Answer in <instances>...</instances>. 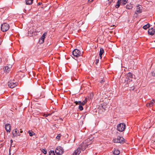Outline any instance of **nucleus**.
<instances>
[{
  "label": "nucleus",
  "instance_id": "7ed1b4c3",
  "mask_svg": "<svg viewBox=\"0 0 155 155\" xmlns=\"http://www.w3.org/2000/svg\"><path fill=\"white\" fill-rule=\"evenodd\" d=\"M85 149L83 146L81 144L78 147L77 150H75L74 152L73 155H79L81 152V150H84Z\"/></svg>",
  "mask_w": 155,
  "mask_h": 155
},
{
  "label": "nucleus",
  "instance_id": "a211bd4d",
  "mask_svg": "<svg viewBox=\"0 0 155 155\" xmlns=\"http://www.w3.org/2000/svg\"><path fill=\"white\" fill-rule=\"evenodd\" d=\"M32 31H31V29L28 31L29 34H30V35L33 36V35H37V32H36L35 31H34L33 29H32Z\"/></svg>",
  "mask_w": 155,
  "mask_h": 155
},
{
  "label": "nucleus",
  "instance_id": "ea45409f",
  "mask_svg": "<svg viewBox=\"0 0 155 155\" xmlns=\"http://www.w3.org/2000/svg\"><path fill=\"white\" fill-rule=\"evenodd\" d=\"M22 132H23V131H20V133H22Z\"/></svg>",
  "mask_w": 155,
  "mask_h": 155
},
{
  "label": "nucleus",
  "instance_id": "20e7f679",
  "mask_svg": "<svg viewBox=\"0 0 155 155\" xmlns=\"http://www.w3.org/2000/svg\"><path fill=\"white\" fill-rule=\"evenodd\" d=\"M128 0H118L116 5L115 7L116 8H118L120 6V5H124L126 4Z\"/></svg>",
  "mask_w": 155,
  "mask_h": 155
},
{
  "label": "nucleus",
  "instance_id": "1a4fd4ad",
  "mask_svg": "<svg viewBox=\"0 0 155 155\" xmlns=\"http://www.w3.org/2000/svg\"><path fill=\"white\" fill-rule=\"evenodd\" d=\"M55 152L57 155H61L64 152V150L61 147H57L55 150Z\"/></svg>",
  "mask_w": 155,
  "mask_h": 155
},
{
  "label": "nucleus",
  "instance_id": "cd10ccee",
  "mask_svg": "<svg viewBox=\"0 0 155 155\" xmlns=\"http://www.w3.org/2000/svg\"><path fill=\"white\" fill-rule=\"evenodd\" d=\"M82 106V105H80L79 106V108L80 110H82L83 109V108Z\"/></svg>",
  "mask_w": 155,
  "mask_h": 155
},
{
  "label": "nucleus",
  "instance_id": "9b49d317",
  "mask_svg": "<svg viewBox=\"0 0 155 155\" xmlns=\"http://www.w3.org/2000/svg\"><path fill=\"white\" fill-rule=\"evenodd\" d=\"M12 134L13 137H17L18 136L20 135L18 130L17 129L12 131Z\"/></svg>",
  "mask_w": 155,
  "mask_h": 155
},
{
  "label": "nucleus",
  "instance_id": "e433bc0d",
  "mask_svg": "<svg viewBox=\"0 0 155 155\" xmlns=\"http://www.w3.org/2000/svg\"><path fill=\"white\" fill-rule=\"evenodd\" d=\"M113 1V0H109V3H111V2Z\"/></svg>",
  "mask_w": 155,
  "mask_h": 155
},
{
  "label": "nucleus",
  "instance_id": "aec40b11",
  "mask_svg": "<svg viewBox=\"0 0 155 155\" xmlns=\"http://www.w3.org/2000/svg\"><path fill=\"white\" fill-rule=\"evenodd\" d=\"M133 74L132 73L130 72L128 73L127 76V78H128V79L129 80H130V79H132L133 78Z\"/></svg>",
  "mask_w": 155,
  "mask_h": 155
},
{
  "label": "nucleus",
  "instance_id": "9d476101",
  "mask_svg": "<svg viewBox=\"0 0 155 155\" xmlns=\"http://www.w3.org/2000/svg\"><path fill=\"white\" fill-rule=\"evenodd\" d=\"M18 83L14 80H11L8 83L9 87L11 88H13L17 85Z\"/></svg>",
  "mask_w": 155,
  "mask_h": 155
},
{
  "label": "nucleus",
  "instance_id": "b1692460",
  "mask_svg": "<svg viewBox=\"0 0 155 155\" xmlns=\"http://www.w3.org/2000/svg\"><path fill=\"white\" fill-rule=\"evenodd\" d=\"M133 7L130 4L129 5H127L126 6V8L127 9H131Z\"/></svg>",
  "mask_w": 155,
  "mask_h": 155
},
{
  "label": "nucleus",
  "instance_id": "dca6fc26",
  "mask_svg": "<svg viewBox=\"0 0 155 155\" xmlns=\"http://www.w3.org/2000/svg\"><path fill=\"white\" fill-rule=\"evenodd\" d=\"M148 34L151 35H153L155 33V30L154 29H153V28H151L149 29L148 31Z\"/></svg>",
  "mask_w": 155,
  "mask_h": 155
},
{
  "label": "nucleus",
  "instance_id": "423d86ee",
  "mask_svg": "<svg viewBox=\"0 0 155 155\" xmlns=\"http://www.w3.org/2000/svg\"><path fill=\"white\" fill-rule=\"evenodd\" d=\"M131 81V80H128L127 77H123L121 79V82L124 84L126 87H128L129 85L128 84Z\"/></svg>",
  "mask_w": 155,
  "mask_h": 155
},
{
  "label": "nucleus",
  "instance_id": "f8f14e48",
  "mask_svg": "<svg viewBox=\"0 0 155 155\" xmlns=\"http://www.w3.org/2000/svg\"><path fill=\"white\" fill-rule=\"evenodd\" d=\"M141 6L138 5L137 6V9L136 11L135 12V14H139L141 13L142 12V9H141Z\"/></svg>",
  "mask_w": 155,
  "mask_h": 155
},
{
  "label": "nucleus",
  "instance_id": "6e6552de",
  "mask_svg": "<svg viewBox=\"0 0 155 155\" xmlns=\"http://www.w3.org/2000/svg\"><path fill=\"white\" fill-rule=\"evenodd\" d=\"M9 28V25L6 23L2 24L1 26V30L3 32L7 31Z\"/></svg>",
  "mask_w": 155,
  "mask_h": 155
},
{
  "label": "nucleus",
  "instance_id": "412c9836",
  "mask_svg": "<svg viewBox=\"0 0 155 155\" xmlns=\"http://www.w3.org/2000/svg\"><path fill=\"white\" fill-rule=\"evenodd\" d=\"M33 1V0H25V2L26 5H30L32 3Z\"/></svg>",
  "mask_w": 155,
  "mask_h": 155
},
{
  "label": "nucleus",
  "instance_id": "4c0bfd02",
  "mask_svg": "<svg viewBox=\"0 0 155 155\" xmlns=\"http://www.w3.org/2000/svg\"><path fill=\"white\" fill-rule=\"evenodd\" d=\"M94 0H88V2H92Z\"/></svg>",
  "mask_w": 155,
  "mask_h": 155
},
{
  "label": "nucleus",
  "instance_id": "f257e3e1",
  "mask_svg": "<svg viewBox=\"0 0 155 155\" xmlns=\"http://www.w3.org/2000/svg\"><path fill=\"white\" fill-rule=\"evenodd\" d=\"M93 141V137H90L82 142L81 144L84 148H86V147H87L88 145L91 144Z\"/></svg>",
  "mask_w": 155,
  "mask_h": 155
},
{
  "label": "nucleus",
  "instance_id": "ddd939ff",
  "mask_svg": "<svg viewBox=\"0 0 155 155\" xmlns=\"http://www.w3.org/2000/svg\"><path fill=\"white\" fill-rule=\"evenodd\" d=\"M155 103V101L154 99H152L150 101L147 103L146 104L147 107H153Z\"/></svg>",
  "mask_w": 155,
  "mask_h": 155
},
{
  "label": "nucleus",
  "instance_id": "f3484780",
  "mask_svg": "<svg viewBox=\"0 0 155 155\" xmlns=\"http://www.w3.org/2000/svg\"><path fill=\"white\" fill-rule=\"evenodd\" d=\"M11 65H9L8 66H5L4 68V71L5 72L8 73L10 70L11 68Z\"/></svg>",
  "mask_w": 155,
  "mask_h": 155
},
{
  "label": "nucleus",
  "instance_id": "a878e982",
  "mask_svg": "<svg viewBox=\"0 0 155 155\" xmlns=\"http://www.w3.org/2000/svg\"><path fill=\"white\" fill-rule=\"evenodd\" d=\"M28 133L29 134V135L30 136H32L34 135V134H35L33 132H31L30 131H28Z\"/></svg>",
  "mask_w": 155,
  "mask_h": 155
},
{
  "label": "nucleus",
  "instance_id": "4be33fe9",
  "mask_svg": "<svg viewBox=\"0 0 155 155\" xmlns=\"http://www.w3.org/2000/svg\"><path fill=\"white\" fill-rule=\"evenodd\" d=\"M104 52V49L102 48H100L99 54L101 58H102V54H103Z\"/></svg>",
  "mask_w": 155,
  "mask_h": 155
},
{
  "label": "nucleus",
  "instance_id": "4468645a",
  "mask_svg": "<svg viewBox=\"0 0 155 155\" xmlns=\"http://www.w3.org/2000/svg\"><path fill=\"white\" fill-rule=\"evenodd\" d=\"M47 34V33L46 32L44 33L40 39L39 42L41 44H42L44 42L45 36Z\"/></svg>",
  "mask_w": 155,
  "mask_h": 155
},
{
  "label": "nucleus",
  "instance_id": "0eeeda50",
  "mask_svg": "<svg viewBox=\"0 0 155 155\" xmlns=\"http://www.w3.org/2000/svg\"><path fill=\"white\" fill-rule=\"evenodd\" d=\"M113 141L114 143H123L124 142V140L123 137L120 136H118L117 138L114 139Z\"/></svg>",
  "mask_w": 155,
  "mask_h": 155
},
{
  "label": "nucleus",
  "instance_id": "2eb2a0df",
  "mask_svg": "<svg viewBox=\"0 0 155 155\" xmlns=\"http://www.w3.org/2000/svg\"><path fill=\"white\" fill-rule=\"evenodd\" d=\"M5 129L8 133H9L11 131V126L9 124H6L5 126Z\"/></svg>",
  "mask_w": 155,
  "mask_h": 155
},
{
  "label": "nucleus",
  "instance_id": "f03ea898",
  "mask_svg": "<svg viewBox=\"0 0 155 155\" xmlns=\"http://www.w3.org/2000/svg\"><path fill=\"white\" fill-rule=\"evenodd\" d=\"M117 130L120 132H123L126 128V126L124 123H120L117 126Z\"/></svg>",
  "mask_w": 155,
  "mask_h": 155
},
{
  "label": "nucleus",
  "instance_id": "473e14b6",
  "mask_svg": "<svg viewBox=\"0 0 155 155\" xmlns=\"http://www.w3.org/2000/svg\"><path fill=\"white\" fill-rule=\"evenodd\" d=\"M104 81H105L104 80V79H102V80H101L100 81V83H104Z\"/></svg>",
  "mask_w": 155,
  "mask_h": 155
},
{
  "label": "nucleus",
  "instance_id": "39448f33",
  "mask_svg": "<svg viewBox=\"0 0 155 155\" xmlns=\"http://www.w3.org/2000/svg\"><path fill=\"white\" fill-rule=\"evenodd\" d=\"M72 54L74 56L77 58L80 57L82 55L81 52L78 49H74L72 52Z\"/></svg>",
  "mask_w": 155,
  "mask_h": 155
},
{
  "label": "nucleus",
  "instance_id": "c85d7f7f",
  "mask_svg": "<svg viewBox=\"0 0 155 155\" xmlns=\"http://www.w3.org/2000/svg\"><path fill=\"white\" fill-rule=\"evenodd\" d=\"M61 136V135L60 134H59L57 137H56V139H58L59 140V139L60 138Z\"/></svg>",
  "mask_w": 155,
  "mask_h": 155
},
{
  "label": "nucleus",
  "instance_id": "58836bf2",
  "mask_svg": "<svg viewBox=\"0 0 155 155\" xmlns=\"http://www.w3.org/2000/svg\"><path fill=\"white\" fill-rule=\"evenodd\" d=\"M2 59L1 58H0V64H1V63H2Z\"/></svg>",
  "mask_w": 155,
  "mask_h": 155
},
{
  "label": "nucleus",
  "instance_id": "a19ab883",
  "mask_svg": "<svg viewBox=\"0 0 155 155\" xmlns=\"http://www.w3.org/2000/svg\"><path fill=\"white\" fill-rule=\"evenodd\" d=\"M11 142H12H12H13V141H12V140H11Z\"/></svg>",
  "mask_w": 155,
  "mask_h": 155
},
{
  "label": "nucleus",
  "instance_id": "5701e85b",
  "mask_svg": "<svg viewBox=\"0 0 155 155\" xmlns=\"http://www.w3.org/2000/svg\"><path fill=\"white\" fill-rule=\"evenodd\" d=\"M150 27V25L148 23L147 25H144L143 27V28L145 30H146L147 28Z\"/></svg>",
  "mask_w": 155,
  "mask_h": 155
},
{
  "label": "nucleus",
  "instance_id": "72a5a7b5",
  "mask_svg": "<svg viewBox=\"0 0 155 155\" xmlns=\"http://www.w3.org/2000/svg\"><path fill=\"white\" fill-rule=\"evenodd\" d=\"M99 60L98 59H96V63L97 64L99 62Z\"/></svg>",
  "mask_w": 155,
  "mask_h": 155
},
{
  "label": "nucleus",
  "instance_id": "393cba45",
  "mask_svg": "<svg viewBox=\"0 0 155 155\" xmlns=\"http://www.w3.org/2000/svg\"><path fill=\"white\" fill-rule=\"evenodd\" d=\"M49 155H55L54 151L53 150H51L49 152Z\"/></svg>",
  "mask_w": 155,
  "mask_h": 155
},
{
  "label": "nucleus",
  "instance_id": "f704fd0d",
  "mask_svg": "<svg viewBox=\"0 0 155 155\" xmlns=\"http://www.w3.org/2000/svg\"><path fill=\"white\" fill-rule=\"evenodd\" d=\"M11 148L9 149V153L8 155H11Z\"/></svg>",
  "mask_w": 155,
  "mask_h": 155
},
{
  "label": "nucleus",
  "instance_id": "bb28decb",
  "mask_svg": "<svg viewBox=\"0 0 155 155\" xmlns=\"http://www.w3.org/2000/svg\"><path fill=\"white\" fill-rule=\"evenodd\" d=\"M74 103H75L76 105L79 104V105H81V101H74Z\"/></svg>",
  "mask_w": 155,
  "mask_h": 155
},
{
  "label": "nucleus",
  "instance_id": "c756f323",
  "mask_svg": "<svg viewBox=\"0 0 155 155\" xmlns=\"http://www.w3.org/2000/svg\"><path fill=\"white\" fill-rule=\"evenodd\" d=\"M42 152L44 153L45 154H46L47 153V151L45 150L44 149H43Z\"/></svg>",
  "mask_w": 155,
  "mask_h": 155
},
{
  "label": "nucleus",
  "instance_id": "2f4dec72",
  "mask_svg": "<svg viewBox=\"0 0 155 155\" xmlns=\"http://www.w3.org/2000/svg\"><path fill=\"white\" fill-rule=\"evenodd\" d=\"M85 103L86 102L84 101H83L82 102H81V105H84Z\"/></svg>",
  "mask_w": 155,
  "mask_h": 155
},
{
  "label": "nucleus",
  "instance_id": "6ab92c4d",
  "mask_svg": "<svg viewBox=\"0 0 155 155\" xmlns=\"http://www.w3.org/2000/svg\"><path fill=\"white\" fill-rule=\"evenodd\" d=\"M112 152L114 155H119L120 153V151L116 149H114Z\"/></svg>",
  "mask_w": 155,
  "mask_h": 155
},
{
  "label": "nucleus",
  "instance_id": "7c9ffc66",
  "mask_svg": "<svg viewBox=\"0 0 155 155\" xmlns=\"http://www.w3.org/2000/svg\"><path fill=\"white\" fill-rule=\"evenodd\" d=\"M51 115V114H44L43 115V116L44 117H48V115Z\"/></svg>",
  "mask_w": 155,
  "mask_h": 155
},
{
  "label": "nucleus",
  "instance_id": "c9c22d12",
  "mask_svg": "<svg viewBox=\"0 0 155 155\" xmlns=\"http://www.w3.org/2000/svg\"><path fill=\"white\" fill-rule=\"evenodd\" d=\"M42 4V3H41V2H39L38 3V5H41V4Z\"/></svg>",
  "mask_w": 155,
  "mask_h": 155
}]
</instances>
